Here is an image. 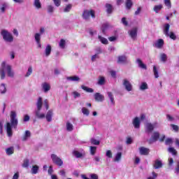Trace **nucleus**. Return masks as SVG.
<instances>
[{
    "instance_id": "nucleus-56",
    "label": "nucleus",
    "mask_w": 179,
    "mask_h": 179,
    "mask_svg": "<svg viewBox=\"0 0 179 179\" xmlns=\"http://www.w3.org/2000/svg\"><path fill=\"white\" fill-rule=\"evenodd\" d=\"M171 128L175 131V132H178L179 131V127L178 125L176 124H171Z\"/></svg>"
},
{
    "instance_id": "nucleus-38",
    "label": "nucleus",
    "mask_w": 179,
    "mask_h": 179,
    "mask_svg": "<svg viewBox=\"0 0 179 179\" xmlns=\"http://www.w3.org/2000/svg\"><path fill=\"white\" fill-rule=\"evenodd\" d=\"M121 157H122V153L117 152L115 156L114 162H120L121 160Z\"/></svg>"
},
{
    "instance_id": "nucleus-24",
    "label": "nucleus",
    "mask_w": 179,
    "mask_h": 179,
    "mask_svg": "<svg viewBox=\"0 0 179 179\" xmlns=\"http://www.w3.org/2000/svg\"><path fill=\"white\" fill-rule=\"evenodd\" d=\"M30 136H31V133H30V131L27 130V131H25V134H24V136L22 138V141L23 142H26V141H27V139H29V138H30Z\"/></svg>"
},
{
    "instance_id": "nucleus-1",
    "label": "nucleus",
    "mask_w": 179,
    "mask_h": 179,
    "mask_svg": "<svg viewBox=\"0 0 179 179\" xmlns=\"http://www.w3.org/2000/svg\"><path fill=\"white\" fill-rule=\"evenodd\" d=\"M10 122H7L6 125V130L8 134V136H12L13 133L12 132V128L16 129L17 128V124H19V120H17V115L16 112L12 110L10 115Z\"/></svg>"
},
{
    "instance_id": "nucleus-28",
    "label": "nucleus",
    "mask_w": 179,
    "mask_h": 179,
    "mask_svg": "<svg viewBox=\"0 0 179 179\" xmlns=\"http://www.w3.org/2000/svg\"><path fill=\"white\" fill-rule=\"evenodd\" d=\"M170 31V24H165L164 25V34L165 36H169V31Z\"/></svg>"
},
{
    "instance_id": "nucleus-44",
    "label": "nucleus",
    "mask_w": 179,
    "mask_h": 179,
    "mask_svg": "<svg viewBox=\"0 0 179 179\" xmlns=\"http://www.w3.org/2000/svg\"><path fill=\"white\" fill-rule=\"evenodd\" d=\"M14 150L13 147H10L6 150V152L8 156H10V155H13Z\"/></svg>"
},
{
    "instance_id": "nucleus-29",
    "label": "nucleus",
    "mask_w": 179,
    "mask_h": 179,
    "mask_svg": "<svg viewBox=\"0 0 179 179\" xmlns=\"http://www.w3.org/2000/svg\"><path fill=\"white\" fill-rule=\"evenodd\" d=\"M59 47L62 50H64L65 47H66V41L64 39H61L59 42Z\"/></svg>"
},
{
    "instance_id": "nucleus-52",
    "label": "nucleus",
    "mask_w": 179,
    "mask_h": 179,
    "mask_svg": "<svg viewBox=\"0 0 179 179\" xmlns=\"http://www.w3.org/2000/svg\"><path fill=\"white\" fill-rule=\"evenodd\" d=\"M71 9H72V5L69 4L66 6V8H64V12L65 13L71 12Z\"/></svg>"
},
{
    "instance_id": "nucleus-15",
    "label": "nucleus",
    "mask_w": 179,
    "mask_h": 179,
    "mask_svg": "<svg viewBox=\"0 0 179 179\" xmlns=\"http://www.w3.org/2000/svg\"><path fill=\"white\" fill-rule=\"evenodd\" d=\"M94 97L96 101H99V102L104 101V95L99 92L95 93L94 94Z\"/></svg>"
},
{
    "instance_id": "nucleus-46",
    "label": "nucleus",
    "mask_w": 179,
    "mask_h": 179,
    "mask_svg": "<svg viewBox=\"0 0 179 179\" xmlns=\"http://www.w3.org/2000/svg\"><path fill=\"white\" fill-rule=\"evenodd\" d=\"M0 92L1 94H4V93H6V87L5 86V84H1L0 85Z\"/></svg>"
},
{
    "instance_id": "nucleus-21",
    "label": "nucleus",
    "mask_w": 179,
    "mask_h": 179,
    "mask_svg": "<svg viewBox=\"0 0 179 179\" xmlns=\"http://www.w3.org/2000/svg\"><path fill=\"white\" fill-rule=\"evenodd\" d=\"M163 45H164V41L163 39H158L154 43V47H155V48H162Z\"/></svg>"
},
{
    "instance_id": "nucleus-17",
    "label": "nucleus",
    "mask_w": 179,
    "mask_h": 179,
    "mask_svg": "<svg viewBox=\"0 0 179 179\" xmlns=\"http://www.w3.org/2000/svg\"><path fill=\"white\" fill-rule=\"evenodd\" d=\"M52 115H54V113L52 112V110H49L47 112L46 115L45 117L48 122H51L52 121Z\"/></svg>"
},
{
    "instance_id": "nucleus-35",
    "label": "nucleus",
    "mask_w": 179,
    "mask_h": 179,
    "mask_svg": "<svg viewBox=\"0 0 179 179\" xmlns=\"http://www.w3.org/2000/svg\"><path fill=\"white\" fill-rule=\"evenodd\" d=\"M159 59L161 62H166L167 61V55L166 53H161Z\"/></svg>"
},
{
    "instance_id": "nucleus-23",
    "label": "nucleus",
    "mask_w": 179,
    "mask_h": 179,
    "mask_svg": "<svg viewBox=\"0 0 179 179\" xmlns=\"http://www.w3.org/2000/svg\"><path fill=\"white\" fill-rule=\"evenodd\" d=\"M136 63L138 65V67L141 68V69H148V67L146 66V64H143V62L141 59H136Z\"/></svg>"
},
{
    "instance_id": "nucleus-57",
    "label": "nucleus",
    "mask_w": 179,
    "mask_h": 179,
    "mask_svg": "<svg viewBox=\"0 0 179 179\" xmlns=\"http://www.w3.org/2000/svg\"><path fill=\"white\" fill-rule=\"evenodd\" d=\"M106 157H108L109 159H111V157H113V152H111V150H108L106 151Z\"/></svg>"
},
{
    "instance_id": "nucleus-33",
    "label": "nucleus",
    "mask_w": 179,
    "mask_h": 179,
    "mask_svg": "<svg viewBox=\"0 0 179 179\" xmlns=\"http://www.w3.org/2000/svg\"><path fill=\"white\" fill-rule=\"evenodd\" d=\"M162 9H163V5L159 4V5L155 6L153 10L154 12H155V13H159V12H160Z\"/></svg>"
},
{
    "instance_id": "nucleus-60",
    "label": "nucleus",
    "mask_w": 179,
    "mask_h": 179,
    "mask_svg": "<svg viewBox=\"0 0 179 179\" xmlns=\"http://www.w3.org/2000/svg\"><path fill=\"white\" fill-rule=\"evenodd\" d=\"M55 6H61V0H52Z\"/></svg>"
},
{
    "instance_id": "nucleus-62",
    "label": "nucleus",
    "mask_w": 179,
    "mask_h": 179,
    "mask_svg": "<svg viewBox=\"0 0 179 179\" xmlns=\"http://www.w3.org/2000/svg\"><path fill=\"white\" fill-rule=\"evenodd\" d=\"M157 178V173L155 172H152V176H150L148 178V179H156Z\"/></svg>"
},
{
    "instance_id": "nucleus-40",
    "label": "nucleus",
    "mask_w": 179,
    "mask_h": 179,
    "mask_svg": "<svg viewBox=\"0 0 179 179\" xmlns=\"http://www.w3.org/2000/svg\"><path fill=\"white\" fill-rule=\"evenodd\" d=\"M125 5H126V8L131 9L133 5L132 0H126Z\"/></svg>"
},
{
    "instance_id": "nucleus-5",
    "label": "nucleus",
    "mask_w": 179,
    "mask_h": 179,
    "mask_svg": "<svg viewBox=\"0 0 179 179\" xmlns=\"http://www.w3.org/2000/svg\"><path fill=\"white\" fill-rule=\"evenodd\" d=\"M72 155L76 159H83L86 157V151L82 148L75 149L73 150Z\"/></svg>"
},
{
    "instance_id": "nucleus-11",
    "label": "nucleus",
    "mask_w": 179,
    "mask_h": 179,
    "mask_svg": "<svg viewBox=\"0 0 179 179\" xmlns=\"http://www.w3.org/2000/svg\"><path fill=\"white\" fill-rule=\"evenodd\" d=\"M123 86L127 92H132L133 87L129 80L127 79L123 80Z\"/></svg>"
},
{
    "instance_id": "nucleus-61",
    "label": "nucleus",
    "mask_w": 179,
    "mask_h": 179,
    "mask_svg": "<svg viewBox=\"0 0 179 179\" xmlns=\"http://www.w3.org/2000/svg\"><path fill=\"white\" fill-rule=\"evenodd\" d=\"M99 59V55L95 54L92 56L91 60L92 61V62H94V61H96V59Z\"/></svg>"
},
{
    "instance_id": "nucleus-18",
    "label": "nucleus",
    "mask_w": 179,
    "mask_h": 179,
    "mask_svg": "<svg viewBox=\"0 0 179 179\" xmlns=\"http://www.w3.org/2000/svg\"><path fill=\"white\" fill-rule=\"evenodd\" d=\"M107 95H108V97L110 100V106H115V101L114 100V94H113V92H108Z\"/></svg>"
},
{
    "instance_id": "nucleus-63",
    "label": "nucleus",
    "mask_w": 179,
    "mask_h": 179,
    "mask_svg": "<svg viewBox=\"0 0 179 179\" xmlns=\"http://www.w3.org/2000/svg\"><path fill=\"white\" fill-rule=\"evenodd\" d=\"M173 143V139L167 138L165 141V145H171Z\"/></svg>"
},
{
    "instance_id": "nucleus-27",
    "label": "nucleus",
    "mask_w": 179,
    "mask_h": 179,
    "mask_svg": "<svg viewBox=\"0 0 179 179\" xmlns=\"http://www.w3.org/2000/svg\"><path fill=\"white\" fill-rule=\"evenodd\" d=\"M51 45H48L45 49V57H50V55H51Z\"/></svg>"
},
{
    "instance_id": "nucleus-2",
    "label": "nucleus",
    "mask_w": 179,
    "mask_h": 179,
    "mask_svg": "<svg viewBox=\"0 0 179 179\" xmlns=\"http://www.w3.org/2000/svg\"><path fill=\"white\" fill-rule=\"evenodd\" d=\"M6 75L8 78H15V71L12 69V66L6 64V62H3L1 63V69H0L1 79H5Z\"/></svg>"
},
{
    "instance_id": "nucleus-53",
    "label": "nucleus",
    "mask_w": 179,
    "mask_h": 179,
    "mask_svg": "<svg viewBox=\"0 0 179 179\" xmlns=\"http://www.w3.org/2000/svg\"><path fill=\"white\" fill-rule=\"evenodd\" d=\"M90 142L92 145H100V141L96 138H91Z\"/></svg>"
},
{
    "instance_id": "nucleus-58",
    "label": "nucleus",
    "mask_w": 179,
    "mask_h": 179,
    "mask_svg": "<svg viewBox=\"0 0 179 179\" xmlns=\"http://www.w3.org/2000/svg\"><path fill=\"white\" fill-rule=\"evenodd\" d=\"M23 121L24 122H27L30 121V116H29V115H24Z\"/></svg>"
},
{
    "instance_id": "nucleus-14",
    "label": "nucleus",
    "mask_w": 179,
    "mask_h": 179,
    "mask_svg": "<svg viewBox=\"0 0 179 179\" xmlns=\"http://www.w3.org/2000/svg\"><path fill=\"white\" fill-rule=\"evenodd\" d=\"M34 38L38 48H41V35L40 34L36 33L34 35Z\"/></svg>"
},
{
    "instance_id": "nucleus-4",
    "label": "nucleus",
    "mask_w": 179,
    "mask_h": 179,
    "mask_svg": "<svg viewBox=\"0 0 179 179\" xmlns=\"http://www.w3.org/2000/svg\"><path fill=\"white\" fill-rule=\"evenodd\" d=\"M1 35L6 43H13V36L6 29L1 30Z\"/></svg>"
},
{
    "instance_id": "nucleus-45",
    "label": "nucleus",
    "mask_w": 179,
    "mask_h": 179,
    "mask_svg": "<svg viewBox=\"0 0 179 179\" xmlns=\"http://www.w3.org/2000/svg\"><path fill=\"white\" fill-rule=\"evenodd\" d=\"M153 73L155 78L157 79V78H159V70H157V67H156V66H153Z\"/></svg>"
},
{
    "instance_id": "nucleus-7",
    "label": "nucleus",
    "mask_w": 179,
    "mask_h": 179,
    "mask_svg": "<svg viewBox=\"0 0 179 179\" xmlns=\"http://www.w3.org/2000/svg\"><path fill=\"white\" fill-rule=\"evenodd\" d=\"M157 127V122L150 123L148 122L145 125V134H152L155 128Z\"/></svg>"
},
{
    "instance_id": "nucleus-59",
    "label": "nucleus",
    "mask_w": 179,
    "mask_h": 179,
    "mask_svg": "<svg viewBox=\"0 0 179 179\" xmlns=\"http://www.w3.org/2000/svg\"><path fill=\"white\" fill-rule=\"evenodd\" d=\"M121 22L124 26H128V21H127L126 17H122Z\"/></svg>"
},
{
    "instance_id": "nucleus-43",
    "label": "nucleus",
    "mask_w": 179,
    "mask_h": 179,
    "mask_svg": "<svg viewBox=\"0 0 179 179\" xmlns=\"http://www.w3.org/2000/svg\"><path fill=\"white\" fill-rule=\"evenodd\" d=\"M168 152H169V153H171L173 156H177V150H175L174 148L171 147L168 148Z\"/></svg>"
},
{
    "instance_id": "nucleus-9",
    "label": "nucleus",
    "mask_w": 179,
    "mask_h": 179,
    "mask_svg": "<svg viewBox=\"0 0 179 179\" xmlns=\"http://www.w3.org/2000/svg\"><path fill=\"white\" fill-rule=\"evenodd\" d=\"M159 138L160 134L159 133V131H154L151 135V138L148 140V143H155V142H157V141H159Z\"/></svg>"
},
{
    "instance_id": "nucleus-41",
    "label": "nucleus",
    "mask_w": 179,
    "mask_h": 179,
    "mask_svg": "<svg viewBox=\"0 0 179 179\" xmlns=\"http://www.w3.org/2000/svg\"><path fill=\"white\" fill-rule=\"evenodd\" d=\"M109 27H111V25H110V24L107 22L103 24L101 27L102 33H104V31H106L107 29H109Z\"/></svg>"
},
{
    "instance_id": "nucleus-19",
    "label": "nucleus",
    "mask_w": 179,
    "mask_h": 179,
    "mask_svg": "<svg viewBox=\"0 0 179 179\" xmlns=\"http://www.w3.org/2000/svg\"><path fill=\"white\" fill-rule=\"evenodd\" d=\"M9 8V3L6 2H3L0 5V10L1 13H5L6 9Z\"/></svg>"
},
{
    "instance_id": "nucleus-13",
    "label": "nucleus",
    "mask_w": 179,
    "mask_h": 179,
    "mask_svg": "<svg viewBox=\"0 0 179 179\" xmlns=\"http://www.w3.org/2000/svg\"><path fill=\"white\" fill-rule=\"evenodd\" d=\"M132 124L136 129H139L141 128V120L139 119V117H136L132 120Z\"/></svg>"
},
{
    "instance_id": "nucleus-39",
    "label": "nucleus",
    "mask_w": 179,
    "mask_h": 179,
    "mask_svg": "<svg viewBox=\"0 0 179 179\" xmlns=\"http://www.w3.org/2000/svg\"><path fill=\"white\" fill-rule=\"evenodd\" d=\"M96 150H97V147H94V146L90 147V152L92 156H94V155H96Z\"/></svg>"
},
{
    "instance_id": "nucleus-20",
    "label": "nucleus",
    "mask_w": 179,
    "mask_h": 179,
    "mask_svg": "<svg viewBox=\"0 0 179 179\" xmlns=\"http://www.w3.org/2000/svg\"><path fill=\"white\" fill-rule=\"evenodd\" d=\"M128 62V59L127 56L122 55L117 57V64H127Z\"/></svg>"
},
{
    "instance_id": "nucleus-32",
    "label": "nucleus",
    "mask_w": 179,
    "mask_h": 179,
    "mask_svg": "<svg viewBox=\"0 0 179 179\" xmlns=\"http://www.w3.org/2000/svg\"><path fill=\"white\" fill-rule=\"evenodd\" d=\"M98 38H99V41H101V43L102 44H105V45L108 44V40H107V38H104V37H103V36H101L100 35L98 36Z\"/></svg>"
},
{
    "instance_id": "nucleus-37",
    "label": "nucleus",
    "mask_w": 179,
    "mask_h": 179,
    "mask_svg": "<svg viewBox=\"0 0 179 179\" xmlns=\"http://www.w3.org/2000/svg\"><path fill=\"white\" fill-rule=\"evenodd\" d=\"M81 89H83V90H85V92H87V93H93V92H94L93 89L89 88L85 85H81Z\"/></svg>"
},
{
    "instance_id": "nucleus-42",
    "label": "nucleus",
    "mask_w": 179,
    "mask_h": 179,
    "mask_svg": "<svg viewBox=\"0 0 179 179\" xmlns=\"http://www.w3.org/2000/svg\"><path fill=\"white\" fill-rule=\"evenodd\" d=\"M106 12L107 13H113V6L111 4L107 3L106 5Z\"/></svg>"
},
{
    "instance_id": "nucleus-12",
    "label": "nucleus",
    "mask_w": 179,
    "mask_h": 179,
    "mask_svg": "<svg viewBox=\"0 0 179 179\" xmlns=\"http://www.w3.org/2000/svg\"><path fill=\"white\" fill-rule=\"evenodd\" d=\"M41 87L44 93H48L51 90V85L47 82L43 83Z\"/></svg>"
},
{
    "instance_id": "nucleus-50",
    "label": "nucleus",
    "mask_w": 179,
    "mask_h": 179,
    "mask_svg": "<svg viewBox=\"0 0 179 179\" xmlns=\"http://www.w3.org/2000/svg\"><path fill=\"white\" fill-rule=\"evenodd\" d=\"M47 9H48V13H54V10H55L54 6L49 5L48 6Z\"/></svg>"
},
{
    "instance_id": "nucleus-10",
    "label": "nucleus",
    "mask_w": 179,
    "mask_h": 179,
    "mask_svg": "<svg viewBox=\"0 0 179 179\" xmlns=\"http://www.w3.org/2000/svg\"><path fill=\"white\" fill-rule=\"evenodd\" d=\"M129 36H130L131 38L135 41L136 40V37H138V28L134 27L129 31Z\"/></svg>"
},
{
    "instance_id": "nucleus-55",
    "label": "nucleus",
    "mask_w": 179,
    "mask_h": 179,
    "mask_svg": "<svg viewBox=\"0 0 179 179\" xmlns=\"http://www.w3.org/2000/svg\"><path fill=\"white\" fill-rule=\"evenodd\" d=\"M72 94H73L74 99H78V97H80V93H79L76 91L73 92Z\"/></svg>"
},
{
    "instance_id": "nucleus-30",
    "label": "nucleus",
    "mask_w": 179,
    "mask_h": 179,
    "mask_svg": "<svg viewBox=\"0 0 179 179\" xmlns=\"http://www.w3.org/2000/svg\"><path fill=\"white\" fill-rule=\"evenodd\" d=\"M105 83H106V78L103 76H99L97 84L99 86H103V85H105Z\"/></svg>"
},
{
    "instance_id": "nucleus-6",
    "label": "nucleus",
    "mask_w": 179,
    "mask_h": 179,
    "mask_svg": "<svg viewBox=\"0 0 179 179\" xmlns=\"http://www.w3.org/2000/svg\"><path fill=\"white\" fill-rule=\"evenodd\" d=\"M90 16L92 17V19H94L96 17V15L94 13V10H85L83 13V17L85 20H90Z\"/></svg>"
},
{
    "instance_id": "nucleus-34",
    "label": "nucleus",
    "mask_w": 179,
    "mask_h": 179,
    "mask_svg": "<svg viewBox=\"0 0 179 179\" xmlns=\"http://www.w3.org/2000/svg\"><path fill=\"white\" fill-rule=\"evenodd\" d=\"M34 6H35L36 9H41V2L40 0H34Z\"/></svg>"
},
{
    "instance_id": "nucleus-48",
    "label": "nucleus",
    "mask_w": 179,
    "mask_h": 179,
    "mask_svg": "<svg viewBox=\"0 0 179 179\" xmlns=\"http://www.w3.org/2000/svg\"><path fill=\"white\" fill-rule=\"evenodd\" d=\"M30 163V161L27 159H24L23 164H22V167L24 169H27L29 167V164Z\"/></svg>"
},
{
    "instance_id": "nucleus-8",
    "label": "nucleus",
    "mask_w": 179,
    "mask_h": 179,
    "mask_svg": "<svg viewBox=\"0 0 179 179\" xmlns=\"http://www.w3.org/2000/svg\"><path fill=\"white\" fill-rule=\"evenodd\" d=\"M50 157H51L53 163L55 164H57V166H59V167H61V166H62L64 164V161H62V159L61 158L57 157V155L52 154Z\"/></svg>"
},
{
    "instance_id": "nucleus-47",
    "label": "nucleus",
    "mask_w": 179,
    "mask_h": 179,
    "mask_svg": "<svg viewBox=\"0 0 179 179\" xmlns=\"http://www.w3.org/2000/svg\"><path fill=\"white\" fill-rule=\"evenodd\" d=\"M32 174H37L38 173V166L35 165L31 169Z\"/></svg>"
},
{
    "instance_id": "nucleus-26",
    "label": "nucleus",
    "mask_w": 179,
    "mask_h": 179,
    "mask_svg": "<svg viewBox=\"0 0 179 179\" xmlns=\"http://www.w3.org/2000/svg\"><path fill=\"white\" fill-rule=\"evenodd\" d=\"M66 129L68 132H72L73 131V124L71 122H66Z\"/></svg>"
},
{
    "instance_id": "nucleus-36",
    "label": "nucleus",
    "mask_w": 179,
    "mask_h": 179,
    "mask_svg": "<svg viewBox=\"0 0 179 179\" xmlns=\"http://www.w3.org/2000/svg\"><path fill=\"white\" fill-rule=\"evenodd\" d=\"M149 87L148 86V83H146L145 82L141 83L139 87L140 90H147V89Z\"/></svg>"
},
{
    "instance_id": "nucleus-16",
    "label": "nucleus",
    "mask_w": 179,
    "mask_h": 179,
    "mask_svg": "<svg viewBox=\"0 0 179 179\" xmlns=\"http://www.w3.org/2000/svg\"><path fill=\"white\" fill-rule=\"evenodd\" d=\"M139 152H140L141 155H142L143 156H148V155H149V152H150V150H149V148H146L145 147H140Z\"/></svg>"
},
{
    "instance_id": "nucleus-25",
    "label": "nucleus",
    "mask_w": 179,
    "mask_h": 179,
    "mask_svg": "<svg viewBox=\"0 0 179 179\" xmlns=\"http://www.w3.org/2000/svg\"><path fill=\"white\" fill-rule=\"evenodd\" d=\"M162 167H163V163L162 161L159 159L155 160L154 163V169H162Z\"/></svg>"
},
{
    "instance_id": "nucleus-22",
    "label": "nucleus",
    "mask_w": 179,
    "mask_h": 179,
    "mask_svg": "<svg viewBox=\"0 0 179 179\" xmlns=\"http://www.w3.org/2000/svg\"><path fill=\"white\" fill-rule=\"evenodd\" d=\"M66 80H69V82H80V78H79V76H69V77H66Z\"/></svg>"
},
{
    "instance_id": "nucleus-3",
    "label": "nucleus",
    "mask_w": 179,
    "mask_h": 179,
    "mask_svg": "<svg viewBox=\"0 0 179 179\" xmlns=\"http://www.w3.org/2000/svg\"><path fill=\"white\" fill-rule=\"evenodd\" d=\"M43 108V98L39 96L36 102V110H35V115L39 120L45 118V114L41 113V108Z\"/></svg>"
},
{
    "instance_id": "nucleus-64",
    "label": "nucleus",
    "mask_w": 179,
    "mask_h": 179,
    "mask_svg": "<svg viewBox=\"0 0 179 179\" xmlns=\"http://www.w3.org/2000/svg\"><path fill=\"white\" fill-rule=\"evenodd\" d=\"M166 120H168V121H171V122L174 121V118L170 115H166Z\"/></svg>"
},
{
    "instance_id": "nucleus-49",
    "label": "nucleus",
    "mask_w": 179,
    "mask_h": 179,
    "mask_svg": "<svg viewBox=\"0 0 179 179\" xmlns=\"http://www.w3.org/2000/svg\"><path fill=\"white\" fill-rule=\"evenodd\" d=\"M166 37H170L172 40H176L177 38V36H176V34L174 32H170L169 35H166Z\"/></svg>"
},
{
    "instance_id": "nucleus-31",
    "label": "nucleus",
    "mask_w": 179,
    "mask_h": 179,
    "mask_svg": "<svg viewBox=\"0 0 179 179\" xmlns=\"http://www.w3.org/2000/svg\"><path fill=\"white\" fill-rule=\"evenodd\" d=\"M81 111L83 115H86V117H89V115H90V110H89V109H87V108L86 107H83Z\"/></svg>"
},
{
    "instance_id": "nucleus-54",
    "label": "nucleus",
    "mask_w": 179,
    "mask_h": 179,
    "mask_svg": "<svg viewBox=\"0 0 179 179\" xmlns=\"http://www.w3.org/2000/svg\"><path fill=\"white\" fill-rule=\"evenodd\" d=\"M165 5L167 6L168 9L171 8V1L170 0H164Z\"/></svg>"
},
{
    "instance_id": "nucleus-51",
    "label": "nucleus",
    "mask_w": 179,
    "mask_h": 179,
    "mask_svg": "<svg viewBox=\"0 0 179 179\" xmlns=\"http://www.w3.org/2000/svg\"><path fill=\"white\" fill-rule=\"evenodd\" d=\"M31 73H33V69L31 68V66H30L28 68V71L27 72V74L25 75L26 78H29V76H30Z\"/></svg>"
}]
</instances>
